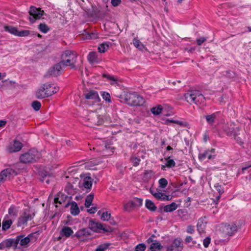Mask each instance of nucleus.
Returning <instances> with one entry per match:
<instances>
[{"instance_id": "obj_53", "label": "nucleus", "mask_w": 251, "mask_h": 251, "mask_svg": "<svg viewBox=\"0 0 251 251\" xmlns=\"http://www.w3.org/2000/svg\"><path fill=\"white\" fill-rule=\"evenodd\" d=\"M206 40V39L204 37H200L197 39L196 41L197 44L199 46H201L203 42Z\"/></svg>"}, {"instance_id": "obj_49", "label": "nucleus", "mask_w": 251, "mask_h": 251, "mask_svg": "<svg viewBox=\"0 0 251 251\" xmlns=\"http://www.w3.org/2000/svg\"><path fill=\"white\" fill-rule=\"evenodd\" d=\"M146 247L144 244H140L136 246L135 248L136 251H144Z\"/></svg>"}, {"instance_id": "obj_13", "label": "nucleus", "mask_w": 251, "mask_h": 251, "mask_svg": "<svg viewBox=\"0 0 251 251\" xmlns=\"http://www.w3.org/2000/svg\"><path fill=\"white\" fill-rule=\"evenodd\" d=\"M183 245L181 241L178 239L174 240L173 243L167 248V251H181Z\"/></svg>"}, {"instance_id": "obj_23", "label": "nucleus", "mask_w": 251, "mask_h": 251, "mask_svg": "<svg viewBox=\"0 0 251 251\" xmlns=\"http://www.w3.org/2000/svg\"><path fill=\"white\" fill-rule=\"evenodd\" d=\"M12 221L11 219H9L8 218V215H6L2 222V229L3 230L8 229L12 224Z\"/></svg>"}, {"instance_id": "obj_21", "label": "nucleus", "mask_w": 251, "mask_h": 251, "mask_svg": "<svg viewBox=\"0 0 251 251\" xmlns=\"http://www.w3.org/2000/svg\"><path fill=\"white\" fill-rule=\"evenodd\" d=\"M74 233L73 230L69 226H63L60 231V235L62 237L68 238Z\"/></svg>"}, {"instance_id": "obj_26", "label": "nucleus", "mask_w": 251, "mask_h": 251, "mask_svg": "<svg viewBox=\"0 0 251 251\" xmlns=\"http://www.w3.org/2000/svg\"><path fill=\"white\" fill-rule=\"evenodd\" d=\"M205 98L203 96L198 92H195V103L200 104L204 102Z\"/></svg>"}, {"instance_id": "obj_45", "label": "nucleus", "mask_w": 251, "mask_h": 251, "mask_svg": "<svg viewBox=\"0 0 251 251\" xmlns=\"http://www.w3.org/2000/svg\"><path fill=\"white\" fill-rule=\"evenodd\" d=\"M101 95L103 99L106 102H111L110 95L108 93L103 92Z\"/></svg>"}, {"instance_id": "obj_5", "label": "nucleus", "mask_w": 251, "mask_h": 251, "mask_svg": "<svg viewBox=\"0 0 251 251\" xmlns=\"http://www.w3.org/2000/svg\"><path fill=\"white\" fill-rule=\"evenodd\" d=\"M85 98L87 100L86 102L87 104L93 106L100 105V99L97 92L94 90H90L84 94Z\"/></svg>"}, {"instance_id": "obj_11", "label": "nucleus", "mask_w": 251, "mask_h": 251, "mask_svg": "<svg viewBox=\"0 0 251 251\" xmlns=\"http://www.w3.org/2000/svg\"><path fill=\"white\" fill-rule=\"evenodd\" d=\"M223 232L226 235H232L237 230L238 226L235 223L225 224L222 226Z\"/></svg>"}, {"instance_id": "obj_7", "label": "nucleus", "mask_w": 251, "mask_h": 251, "mask_svg": "<svg viewBox=\"0 0 251 251\" xmlns=\"http://www.w3.org/2000/svg\"><path fill=\"white\" fill-rule=\"evenodd\" d=\"M29 17L28 18L29 21L31 23H34L36 20L41 19L44 14V11L40 8H37L34 6L30 7L29 10Z\"/></svg>"}, {"instance_id": "obj_12", "label": "nucleus", "mask_w": 251, "mask_h": 251, "mask_svg": "<svg viewBox=\"0 0 251 251\" xmlns=\"http://www.w3.org/2000/svg\"><path fill=\"white\" fill-rule=\"evenodd\" d=\"M16 175V172L11 168H8L2 171L0 174V183L7 179H10Z\"/></svg>"}, {"instance_id": "obj_58", "label": "nucleus", "mask_w": 251, "mask_h": 251, "mask_svg": "<svg viewBox=\"0 0 251 251\" xmlns=\"http://www.w3.org/2000/svg\"><path fill=\"white\" fill-rule=\"evenodd\" d=\"M104 76L105 77H107L108 79L111 80L113 81L114 82H115L116 81V79L114 78L112 76L109 75H104Z\"/></svg>"}, {"instance_id": "obj_33", "label": "nucleus", "mask_w": 251, "mask_h": 251, "mask_svg": "<svg viewBox=\"0 0 251 251\" xmlns=\"http://www.w3.org/2000/svg\"><path fill=\"white\" fill-rule=\"evenodd\" d=\"M110 244L104 243L99 245L95 251H106L110 247Z\"/></svg>"}, {"instance_id": "obj_17", "label": "nucleus", "mask_w": 251, "mask_h": 251, "mask_svg": "<svg viewBox=\"0 0 251 251\" xmlns=\"http://www.w3.org/2000/svg\"><path fill=\"white\" fill-rule=\"evenodd\" d=\"M239 127H235L234 124H231L225 126L224 130L226 133L228 135H234L235 133H237L240 130Z\"/></svg>"}, {"instance_id": "obj_25", "label": "nucleus", "mask_w": 251, "mask_h": 251, "mask_svg": "<svg viewBox=\"0 0 251 251\" xmlns=\"http://www.w3.org/2000/svg\"><path fill=\"white\" fill-rule=\"evenodd\" d=\"M30 235H28L25 238L19 237L16 240V243H19L22 246H26L30 241Z\"/></svg>"}, {"instance_id": "obj_22", "label": "nucleus", "mask_w": 251, "mask_h": 251, "mask_svg": "<svg viewBox=\"0 0 251 251\" xmlns=\"http://www.w3.org/2000/svg\"><path fill=\"white\" fill-rule=\"evenodd\" d=\"M14 243L15 241L13 239H8L5 240L0 243V249L2 250L5 248H9Z\"/></svg>"}, {"instance_id": "obj_20", "label": "nucleus", "mask_w": 251, "mask_h": 251, "mask_svg": "<svg viewBox=\"0 0 251 251\" xmlns=\"http://www.w3.org/2000/svg\"><path fill=\"white\" fill-rule=\"evenodd\" d=\"M89 226L91 230L94 231H97L100 229L105 230L103 228L102 225L100 223L94 220H90L89 221Z\"/></svg>"}, {"instance_id": "obj_31", "label": "nucleus", "mask_w": 251, "mask_h": 251, "mask_svg": "<svg viewBox=\"0 0 251 251\" xmlns=\"http://www.w3.org/2000/svg\"><path fill=\"white\" fill-rule=\"evenodd\" d=\"M18 209L14 206H11L8 209V214L12 218H15L17 216Z\"/></svg>"}, {"instance_id": "obj_50", "label": "nucleus", "mask_w": 251, "mask_h": 251, "mask_svg": "<svg viewBox=\"0 0 251 251\" xmlns=\"http://www.w3.org/2000/svg\"><path fill=\"white\" fill-rule=\"evenodd\" d=\"M215 187L216 190L220 194V195H221L222 194H223L224 193V190L221 185H220L218 184H216L215 185Z\"/></svg>"}, {"instance_id": "obj_47", "label": "nucleus", "mask_w": 251, "mask_h": 251, "mask_svg": "<svg viewBox=\"0 0 251 251\" xmlns=\"http://www.w3.org/2000/svg\"><path fill=\"white\" fill-rule=\"evenodd\" d=\"M110 218V214L108 212H103L101 216V219L103 221H108Z\"/></svg>"}, {"instance_id": "obj_52", "label": "nucleus", "mask_w": 251, "mask_h": 251, "mask_svg": "<svg viewBox=\"0 0 251 251\" xmlns=\"http://www.w3.org/2000/svg\"><path fill=\"white\" fill-rule=\"evenodd\" d=\"M210 243V238L206 237L203 240V244L205 248H207Z\"/></svg>"}, {"instance_id": "obj_32", "label": "nucleus", "mask_w": 251, "mask_h": 251, "mask_svg": "<svg viewBox=\"0 0 251 251\" xmlns=\"http://www.w3.org/2000/svg\"><path fill=\"white\" fill-rule=\"evenodd\" d=\"M176 165V163L173 159H170L169 158L166 160V163L165 165H162L161 169L165 170V167L172 168Z\"/></svg>"}, {"instance_id": "obj_51", "label": "nucleus", "mask_w": 251, "mask_h": 251, "mask_svg": "<svg viewBox=\"0 0 251 251\" xmlns=\"http://www.w3.org/2000/svg\"><path fill=\"white\" fill-rule=\"evenodd\" d=\"M185 242L187 244H188L191 242H192L193 244H196L197 243L196 241L193 240V238L190 236H188L186 237L185 239Z\"/></svg>"}, {"instance_id": "obj_2", "label": "nucleus", "mask_w": 251, "mask_h": 251, "mask_svg": "<svg viewBox=\"0 0 251 251\" xmlns=\"http://www.w3.org/2000/svg\"><path fill=\"white\" fill-rule=\"evenodd\" d=\"M76 58L77 55L75 52L67 50L62 54V60L60 62L64 67L71 66V68H74Z\"/></svg>"}, {"instance_id": "obj_48", "label": "nucleus", "mask_w": 251, "mask_h": 251, "mask_svg": "<svg viewBox=\"0 0 251 251\" xmlns=\"http://www.w3.org/2000/svg\"><path fill=\"white\" fill-rule=\"evenodd\" d=\"M170 123H176V124H177L181 125V126H186V125L184 124V123L182 122V121H174V120H169V119L167 120L166 121V124L169 125V124Z\"/></svg>"}, {"instance_id": "obj_54", "label": "nucleus", "mask_w": 251, "mask_h": 251, "mask_svg": "<svg viewBox=\"0 0 251 251\" xmlns=\"http://www.w3.org/2000/svg\"><path fill=\"white\" fill-rule=\"evenodd\" d=\"M186 231L188 233H193L194 232V226L191 225L188 226H187Z\"/></svg>"}, {"instance_id": "obj_9", "label": "nucleus", "mask_w": 251, "mask_h": 251, "mask_svg": "<svg viewBox=\"0 0 251 251\" xmlns=\"http://www.w3.org/2000/svg\"><path fill=\"white\" fill-rule=\"evenodd\" d=\"M150 192L157 200L160 201H170L171 198L170 196L166 195L164 193L161 192L160 189L157 188L154 189L151 187L150 189Z\"/></svg>"}, {"instance_id": "obj_55", "label": "nucleus", "mask_w": 251, "mask_h": 251, "mask_svg": "<svg viewBox=\"0 0 251 251\" xmlns=\"http://www.w3.org/2000/svg\"><path fill=\"white\" fill-rule=\"evenodd\" d=\"M121 2V0H111V3L114 6H117L119 5Z\"/></svg>"}, {"instance_id": "obj_63", "label": "nucleus", "mask_w": 251, "mask_h": 251, "mask_svg": "<svg viewBox=\"0 0 251 251\" xmlns=\"http://www.w3.org/2000/svg\"><path fill=\"white\" fill-rule=\"evenodd\" d=\"M147 242H148V243H149L153 242V241L152 239L151 238H149V239L147 240Z\"/></svg>"}, {"instance_id": "obj_36", "label": "nucleus", "mask_w": 251, "mask_h": 251, "mask_svg": "<svg viewBox=\"0 0 251 251\" xmlns=\"http://www.w3.org/2000/svg\"><path fill=\"white\" fill-rule=\"evenodd\" d=\"M146 207L149 210L151 211H154L156 209V207L154 204V203L149 200H147L146 201Z\"/></svg>"}, {"instance_id": "obj_41", "label": "nucleus", "mask_w": 251, "mask_h": 251, "mask_svg": "<svg viewBox=\"0 0 251 251\" xmlns=\"http://www.w3.org/2000/svg\"><path fill=\"white\" fill-rule=\"evenodd\" d=\"M134 208H135V206L134 205H133L132 200L127 202L124 205V208L126 211H130Z\"/></svg>"}, {"instance_id": "obj_1", "label": "nucleus", "mask_w": 251, "mask_h": 251, "mask_svg": "<svg viewBox=\"0 0 251 251\" xmlns=\"http://www.w3.org/2000/svg\"><path fill=\"white\" fill-rule=\"evenodd\" d=\"M59 90L57 85L50 83L41 84L35 92V96L38 99L49 97Z\"/></svg>"}, {"instance_id": "obj_46", "label": "nucleus", "mask_w": 251, "mask_h": 251, "mask_svg": "<svg viewBox=\"0 0 251 251\" xmlns=\"http://www.w3.org/2000/svg\"><path fill=\"white\" fill-rule=\"evenodd\" d=\"M239 134L238 133H235L234 137L236 142L240 145H242L244 144V140L243 138L238 136Z\"/></svg>"}, {"instance_id": "obj_38", "label": "nucleus", "mask_w": 251, "mask_h": 251, "mask_svg": "<svg viewBox=\"0 0 251 251\" xmlns=\"http://www.w3.org/2000/svg\"><path fill=\"white\" fill-rule=\"evenodd\" d=\"M38 28L41 32L44 33H46L50 30L49 27L44 23L40 24L38 25Z\"/></svg>"}, {"instance_id": "obj_24", "label": "nucleus", "mask_w": 251, "mask_h": 251, "mask_svg": "<svg viewBox=\"0 0 251 251\" xmlns=\"http://www.w3.org/2000/svg\"><path fill=\"white\" fill-rule=\"evenodd\" d=\"M70 206V212L73 215L76 216L79 213V209L75 202L73 201L71 202Z\"/></svg>"}, {"instance_id": "obj_29", "label": "nucleus", "mask_w": 251, "mask_h": 251, "mask_svg": "<svg viewBox=\"0 0 251 251\" xmlns=\"http://www.w3.org/2000/svg\"><path fill=\"white\" fill-rule=\"evenodd\" d=\"M185 98L189 103H195V92L186 93L185 95Z\"/></svg>"}, {"instance_id": "obj_35", "label": "nucleus", "mask_w": 251, "mask_h": 251, "mask_svg": "<svg viewBox=\"0 0 251 251\" xmlns=\"http://www.w3.org/2000/svg\"><path fill=\"white\" fill-rule=\"evenodd\" d=\"M217 113H213L211 115H208L205 116V119L207 121V122L209 124H213L216 118Z\"/></svg>"}, {"instance_id": "obj_15", "label": "nucleus", "mask_w": 251, "mask_h": 251, "mask_svg": "<svg viewBox=\"0 0 251 251\" xmlns=\"http://www.w3.org/2000/svg\"><path fill=\"white\" fill-rule=\"evenodd\" d=\"M23 144L20 141L14 140L13 143L10 144L8 148L7 151L9 152L12 153L19 151L21 150Z\"/></svg>"}, {"instance_id": "obj_28", "label": "nucleus", "mask_w": 251, "mask_h": 251, "mask_svg": "<svg viewBox=\"0 0 251 251\" xmlns=\"http://www.w3.org/2000/svg\"><path fill=\"white\" fill-rule=\"evenodd\" d=\"M162 248L160 243L155 240L150 245V249L151 251H158Z\"/></svg>"}, {"instance_id": "obj_57", "label": "nucleus", "mask_w": 251, "mask_h": 251, "mask_svg": "<svg viewBox=\"0 0 251 251\" xmlns=\"http://www.w3.org/2000/svg\"><path fill=\"white\" fill-rule=\"evenodd\" d=\"M96 211V207H92L90 209H88V212L91 214L94 213Z\"/></svg>"}, {"instance_id": "obj_34", "label": "nucleus", "mask_w": 251, "mask_h": 251, "mask_svg": "<svg viewBox=\"0 0 251 251\" xmlns=\"http://www.w3.org/2000/svg\"><path fill=\"white\" fill-rule=\"evenodd\" d=\"M151 111L153 115H158L161 113L162 107L161 105H158L151 108Z\"/></svg>"}, {"instance_id": "obj_8", "label": "nucleus", "mask_w": 251, "mask_h": 251, "mask_svg": "<svg viewBox=\"0 0 251 251\" xmlns=\"http://www.w3.org/2000/svg\"><path fill=\"white\" fill-rule=\"evenodd\" d=\"M4 28L5 31L19 37H26L28 36L30 34V31L28 30L18 31L16 27L12 26H5Z\"/></svg>"}, {"instance_id": "obj_61", "label": "nucleus", "mask_w": 251, "mask_h": 251, "mask_svg": "<svg viewBox=\"0 0 251 251\" xmlns=\"http://www.w3.org/2000/svg\"><path fill=\"white\" fill-rule=\"evenodd\" d=\"M54 202L55 203H61V202L60 201H59V198H54Z\"/></svg>"}, {"instance_id": "obj_10", "label": "nucleus", "mask_w": 251, "mask_h": 251, "mask_svg": "<svg viewBox=\"0 0 251 251\" xmlns=\"http://www.w3.org/2000/svg\"><path fill=\"white\" fill-rule=\"evenodd\" d=\"M93 179L89 176H84L79 182V187L83 190H90L92 187Z\"/></svg>"}, {"instance_id": "obj_62", "label": "nucleus", "mask_w": 251, "mask_h": 251, "mask_svg": "<svg viewBox=\"0 0 251 251\" xmlns=\"http://www.w3.org/2000/svg\"><path fill=\"white\" fill-rule=\"evenodd\" d=\"M208 137L206 134H204V140L205 142H206L207 140Z\"/></svg>"}, {"instance_id": "obj_37", "label": "nucleus", "mask_w": 251, "mask_h": 251, "mask_svg": "<svg viewBox=\"0 0 251 251\" xmlns=\"http://www.w3.org/2000/svg\"><path fill=\"white\" fill-rule=\"evenodd\" d=\"M168 182L166 179L165 178H161L158 180V188L159 189L165 188L168 185Z\"/></svg>"}, {"instance_id": "obj_59", "label": "nucleus", "mask_w": 251, "mask_h": 251, "mask_svg": "<svg viewBox=\"0 0 251 251\" xmlns=\"http://www.w3.org/2000/svg\"><path fill=\"white\" fill-rule=\"evenodd\" d=\"M6 124V122L4 120H0V127H4Z\"/></svg>"}, {"instance_id": "obj_16", "label": "nucleus", "mask_w": 251, "mask_h": 251, "mask_svg": "<svg viewBox=\"0 0 251 251\" xmlns=\"http://www.w3.org/2000/svg\"><path fill=\"white\" fill-rule=\"evenodd\" d=\"M90 235V230L88 228H82L78 230L75 236L78 239L84 240L85 238Z\"/></svg>"}, {"instance_id": "obj_18", "label": "nucleus", "mask_w": 251, "mask_h": 251, "mask_svg": "<svg viewBox=\"0 0 251 251\" xmlns=\"http://www.w3.org/2000/svg\"><path fill=\"white\" fill-rule=\"evenodd\" d=\"M214 151L215 150L213 149L209 151H206L203 153H200L199 155V158L201 161H203L206 158L208 159H213L215 156L214 154Z\"/></svg>"}, {"instance_id": "obj_39", "label": "nucleus", "mask_w": 251, "mask_h": 251, "mask_svg": "<svg viewBox=\"0 0 251 251\" xmlns=\"http://www.w3.org/2000/svg\"><path fill=\"white\" fill-rule=\"evenodd\" d=\"M94 199V195L92 194L89 195L86 198L85 202V206L89 208L91 205L92 201Z\"/></svg>"}, {"instance_id": "obj_30", "label": "nucleus", "mask_w": 251, "mask_h": 251, "mask_svg": "<svg viewBox=\"0 0 251 251\" xmlns=\"http://www.w3.org/2000/svg\"><path fill=\"white\" fill-rule=\"evenodd\" d=\"M177 208V204L175 202H172L164 207V211L166 212H171L175 210Z\"/></svg>"}, {"instance_id": "obj_42", "label": "nucleus", "mask_w": 251, "mask_h": 251, "mask_svg": "<svg viewBox=\"0 0 251 251\" xmlns=\"http://www.w3.org/2000/svg\"><path fill=\"white\" fill-rule=\"evenodd\" d=\"M108 48L109 46L108 44L106 43H102L99 46L98 50L100 52L103 53Z\"/></svg>"}, {"instance_id": "obj_4", "label": "nucleus", "mask_w": 251, "mask_h": 251, "mask_svg": "<svg viewBox=\"0 0 251 251\" xmlns=\"http://www.w3.org/2000/svg\"><path fill=\"white\" fill-rule=\"evenodd\" d=\"M34 212L30 208L24 210L22 214L18 218L17 225L18 226L26 225L27 222L31 221L34 217Z\"/></svg>"}, {"instance_id": "obj_43", "label": "nucleus", "mask_w": 251, "mask_h": 251, "mask_svg": "<svg viewBox=\"0 0 251 251\" xmlns=\"http://www.w3.org/2000/svg\"><path fill=\"white\" fill-rule=\"evenodd\" d=\"M132 201L135 207H139L142 205L143 200L141 199L136 198L133 199Z\"/></svg>"}, {"instance_id": "obj_14", "label": "nucleus", "mask_w": 251, "mask_h": 251, "mask_svg": "<svg viewBox=\"0 0 251 251\" xmlns=\"http://www.w3.org/2000/svg\"><path fill=\"white\" fill-rule=\"evenodd\" d=\"M64 67L61 62H60L50 68L48 71V73L50 76H57L61 74V71Z\"/></svg>"}, {"instance_id": "obj_6", "label": "nucleus", "mask_w": 251, "mask_h": 251, "mask_svg": "<svg viewBox=\"0 0 251 251\" xmlns=\"http://www.w3.org/2000/svg\"><path fill=\"white\" fill-rule=\"evenodd\" d=\"M126 100L127 104L130 105L140 106L144 103V99L135 93L126 94Z\"/></svg>"}, {"instance_id": "obj_40", "label": "nucleus", "mask_w": 251, "mask_h": 251, "mask_svg": "<svg viewBox=\"0 0 251 251\" xmlns=\"http://www.w3.org/2000/svg\"><path fill=\"white\" fill-rule=\"evenodd\" d=\"M133 44L136 48H138L140 50H142L144 48L143 44L137 39L134 38L133 39Z\"/></svg>"}, {"instance_id": "obj_56", "label": "nucleus", "mask_w": 251, "mask_h": 251, "mask_svg": "<svg viewBox=\"0 0 251 251\" xmlns=\"http://www.w3.org/2000/svg\"><path fill=\"white\" fill-rule=\"evenodd\" d=\"M140 161V159L137 158H135L133 159L132 162L134 164V166H137Z\"/></svg>"}, {"instance_id": "obj_44", "label": "nucleus", "mask_w": 251, "mask_h": 251, "mask_svg": "<svg viewBox=\"0 0 251 251\" xmlns=\"http://www.w3.org/2000/svg\"><path fill=\"white\" fill-rule=\"evenodd\" d=\"M41 106V104L38 101L35 100L32 103V107L35 111H38Z\"/></svg>"}, {"instance_id": "obj_3", "label": "nucleus", "mask_w": 251, "mask_h": 251, "mask_svg": "<svg viewBox=\"0 0 251 251\" xmlns=\"http://www.w3.org/2000/svg\"><path fill=\"white\" fill-rule=\"evenodd\" d=\"M40 154L38 151L32 150L22 154L20 159L21 162L24 163H33L36 161L40 158Z\"/></svg>"}, {"instance_id": "obj_60", "label": "nucleus", "mask_w": 251, "mask_h": 251, "mask_svg": "<svg viewBox=\"0 0 251 251\" xmlns=\"http://www.w3.org/2000/svg\"><path fill=\"white\" fill-rule=\"evenodd\" d=\"M42 181H45L47 183V184H49V182H50V179H49V177H48L47 176H45V177L44 178V179L42 180Z\"/></svg>"}, {"instance_id": "obj_19", "label": "nucleus", "mask_w": 251, "mask_h": 251, "mask_svg": "<svg viewBox=\"0 0 251 251\" xmlns=\"http://www.w3.org/2000/svg\"><path fill=\"white\" fill-rule=\"evenodd\" d=\"M207 224L206 218L201 217V218L197 224V230L200 233H201L204 232Z\"/></svg>"}, {"instance_id": "obj_64", "label": "nucleus", "mask_w": 251, "mask_h": 251, "mask_svg": "<svg viewBox=\"0 0 251 251\" xmlns=\"http://www.w3.org/2000/svg\"><path fill=\"white\" fill-rule=\"evenodd\" d=\"M251 167V164L249 165L248 166H247V167L243 168H242V170L243 171L246 170H247V169H248L249 168H250Z\"/></svg>"}, {"instance_id": "obj_27", "label": "nucleus", "mask_w": 251, "mask_h": 251, "mask_svg": "<svg viewBox=\"0 0 251 251\" xmlns=\"http://www.w3.org/2000/svg\"><path fill=\"white\" fill-rule=\"evenodd\" d=\"M88 60L91 64L98 63L99 59L97 53L95 52H90L88 55Z\"/></svg>"}]
</instances>
